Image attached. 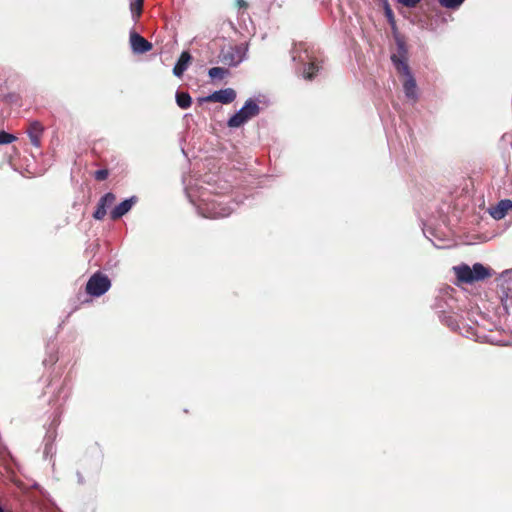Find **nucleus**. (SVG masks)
I'll use <instances>...</instances> for the list:
<instances>
[{"label":"nucleus","instance_id":"obj_28","mask_svg":"<svg viewBox=\"0 0 512 512\" xmlns=\"http://www.w3.org/2000/svg\"><path fill=\"white\" fill-rule=\"evenodd\" d=\"M77 477H78V482H79L80 484H83V482H84V478H83V476L81 475V473H79V472H78V473H77Z\"/></svg>","mask_w":512,"mask_h":512},{"label":"nucleus","instance_id":"obj_7","mask_svg":"<svg viewBox=\"0 0 512 512\" xmlns=\"http://www.w3.org/2000/svg\"><path fill=\"white\" fill-rule=\"evenodd\" d=\"M111 287V281L108 276L101 272L94 273L86 284V292L90 296L100 297L105 294Z\"/></svg>","mask_w":512,"mask_h":512},{"label":"nucleus","instance_id":"obj_4","mask_svg":"<svg viewBox=\"0 0 512 512\" xmlns=\"http://www.w3.org/2000/svg\"><path fill=\"white\" fill-rule=\"evenodd\" d=\"M292 60L294 62L299 61L301 67L299 68V72L302 77L307 80H312L318 71V66L316 65L315 60L310 55L307 48H304L302 45L299 47H295L292 52Z\"/></svg>","mask_w":512,"mask_h":512},{"label":"nucleus","instance_id":"obj_21","mask_svg":"<svg viewBox=\"0 0 512 512\" xmlns=\"http://www.w3.org/2000/svg\"><path fill=\"white\" fill-rule=\"evenodd\" d=\"M396 44H397V57L400 58L401 60H404L406 63V55H407V47H406V44L403 40L401 39H396ZM396 56V54H394Z\"/></svg>","mask_w":512,"mask_h":512},{"label":"nucleus","instance_id":"obj_14","mask_svg":"<svg viewBox=\"0 0 512 512\" xmlns=\"http://www.w3.org/2000/svg\"><path fill=\"white\" fill-rule=\"evenodd\" d=\"M453 270L460 282L467 284H472L474 282L471 267L469 265L463 263L461 265L454 266Z\"/></svg>","mask_w":512,"mask_h":512},{"label":"nucleus","instance_id":"obj_27","mask_svg":"<svg viewBox=\"0 0 512 512\" xmlns=\"http://www.w3.org/2000/svg\"><path fill=\"white\" fill-rule=\"evenodd\" d=\"M421 0H398L402 5L412 8L415 7Z\"/></svg>","mask_w":512,"mask_h":512},{"label":"nucleus","instance_id":"obj_13","mask_svg":"<svg viewBox=\"0 0 512 512\" xmlns=\"http://www.w3.org/2000/svg\"><path fill=\"white\" fill-rule=\"evenodd\" d=\"M510 209H512V200L502 199L493 208H491L490 215L494 219L500 220L506 216Z\"/></svg>","mask_w":512,"mask_h":512},{"label":"nucleus","instance_id":"obj_25","mask_svg":"<svg viewBox=\"0 0 512 512\" xmlns=\"http://www.w3.org/2000/svg\"><path fill=\"white\" fill-rule=\"evenodd\" d=\"M107 211L104 207H102L100 204H97V208L95 210V212L93 213V217L96 219V220H102L105 215H106Z\"/></svg>","mask_w":512,"mask_h":512},{"label":"nucleus","instance_id":"obj_15","mask_svg":"<svg viewBox=\"0 0 512 512\" xmlns=\"http://www.w3.org/2000/svg\"><path fill=\"white\" fill-rule=\"evenodd\" d=\"M190 61L191 55L189 54V52L183 51L173 68V74L176 77H181L183 73L187 70Z\"/></svg>","mask_w":512,"mask_h":512},{"label":"nucleus","instance_id":"obj_8","mask_svg":"<svg viewBox=\"0 0 512 512\" xmlns=\"http://www.w3.org/2000/svg\"><path fill=\"white\" fill-rule=\"evenodd\" d=\"M236 98V92L232 88H225L218 91H214L212 94L199 98L198 101L200 104L203 102H219L222 104H229L233 102Z\"/></svg>","mask_w":512,"mask_h":512},{"label":"nucleus","instance_id":"obj_16","mask_svg":"<svg viewBox=\"0 0 512 512\" xmlns=\"http://www.w3.org/2000/svg\"><path fill=\"white\" fill-rule=\"evenodd\" d=\"M471 271L474 282L484 280L485 278L491 276V270L481 263H475L471 267Z\"/></svg>","mask_w":512,"mask_h":512},{"label":"nucleus","instance_id":"obj_6","mask_svg":"<svg viewBox=\"0 0 512 512\" xmlns=\"http://www.w3.org/2000/svg\"><path fill=\"white\" fill-rule=\"evenodd\" d=\"M247 46L235 45L223 48L219 53V61L229 67H236L246 58Z\"/></svg>","mask_w":512,"mask_h":512},{"label":"nucleus","instance_id":"obj_19","mask_svg":"<svg viewBox=\"0 0 512 512\" xmlns=\"http://www.w3.org/2000/svg\"><path fill=\"white\" fill-rule=\"evenodd\" d=\"M115 199H116L115 195L112 192H108L100 198L98 204H100L102 207L107 209L113 205V203L115 202Z\"/></svg>","mask_w":512,"mask_h":512},{"label":"nucleus","instance_id":"obj_1","mask_svg":"<svg viewBox=\"0 0 512 512\" xmlns=\"http://www.w3.org/2000/svg\"><path fill=\"white\" fill-rule=\"evenodd\" d=\"M187 197L196 207L199 215L205 218L218 219L229 216L236 203L228 196L213 193L208 188H186Z\"/></svg>","mask_w":512,"mask_h":512},{"label":"nucleus","instance_id":"obj_17","mask_svg":"<svg viewBox=\"0 0 512 512\" xmlns=\"http://www.w3.org/2000/svg\"><path fill=\"white\" fill-rule=\"evenodd\" d=\"M175 97L177 105L182 109H187L192 104V98L188 92L178 91Z\"/></svg>","mask_w":512,"mask_h":512},{"label":"nucleus","instance_id":"obj_23","mask_svg":"<svg viewBox=\"0 0 512 512\" xmlns=\"http://www.w3.org/2000/svg\"><path fill=\"white\" fill-rule=\"evenodd\" d=\"M16 140V136L10 134L4 130L0 131V145L1 144H10Z\"/></svg>","mask_w":512,"mask_h":512},{"label":"nucleus","instance_id":"obj_26","mask_svg":"<svg viewBox=\"0 0 512 512\" xmlns=\"http://www.w3.org/2000/svg\"><path fill=\"white\" fill-rule=\"evenodd\" d=\"M108 175H109V173H108V170H106V169H99L94 173V177L98 181L106 180Z\"/></svg>","mask_w":512,"mask_h":512},{"label":"nucleus","instance_id":"obj_11","mask_svg":"<svg viewBox=\"0 0 512 512\" xmlns=\"http://www.w3.org/2000/svg\"><path fill=\"white\" fill-rule=\"evenodd\" d=\"M137 202L136 196H131L128 199H125L121 203H119L115 208L110 212V217L112 220H117L128 213L133 205Z\"/></svg>","mask_w":512,"mask_h":512},{"label":"nucleus","instance_id":"obj_18","mask_svg":"<svg viewBox=\"0 0 512 512\" xmlns=\"http://www.w3.org/2000/svg\"><path fill=\"white\" fill-rule=\"evenodd\" d=\"M229 74V70L224 67H212L208 70L211 79H223Z\"/></svg>","mask_w":512,"mask_h":512},{"label":"nucleus","instance_id":"obj_29","mask_svg":"<svg viewBox=\"0 0 512 512\" xmlns=\"http://www.w3.org/2000/svg\"><path fill=\"white\" fill-rule=\"evenodd\" d=\"M0 512H4V510L0 507Z\"/></svg>","mask_w":512,"mask_h":512},{"label":"nucleus","instance_id":"obj_2","mask_svg":"<svg viewBox=\"0 0 512 512\" xmlns=\"http://www.w3.org/2000/svg\"><path fill=\"white\" fill-rule=\"evenodd\" d=\"M460 293L451 286H446L438 291L432 308L440 321L455 331L458 329V317L465 308V300H460Z\"/></svg>","mask_w":512,"mask_h":512},{"label":"nucleus","instance_id":"obj_22","mask_svg":"<svg viewBox=\"0 0 512 512\" xmlns=\"http://www.w3.org/2000/svg\"><path fill=\"white\" fill-rule=\"evenodd\" d=\"M144 0H134L130 4V10L132 13L133 18H137L140 16L142 12V6H143Z\"/></svg>","mask_w":512,"mask_h":512},{"label":"nucleus","instance_id":"obj_3","mask_svg":"<svg viewBox=\"0 0 512 512\" xmlns=\"http://www.w3.org/2000/svg\"><path fill=\"white\" fill-rule=\"evenodd\" d=\"M391 61L395 66L396 70L405 77L403 81V91L405 97L408 100L412 101V103H415L419 98L418 89L416 80L410 71L408 63H406L404 60H401L395 55L391 56Z\"/></svg>","mask_w":512,"mask_h":512},{"label":"nucleus","instance_id":"obj_9","mask_svg":"<svg viewBox=\"0 0 512 512\" xmlns=\"http://www.w3.org/2000/svg\"><path fill=\"white\" fill-rule=\"evenodd\" d=\"M499 281L501 291L500 298L503 306L507 308L508 300H512V296L509 295V293L512 291V269L503 271L500 275Z\"/></svg>","mask_w":512,"mask_h":512},{"label":"nucleus","instance_id":"obj_24","mask_svg":"<svg viewBox=\"0 0 512 512\" xmlns=\"http://www.w3.org/2000/svg\"><path fill=\"white\" fill-rule=\"evenodd\" d=\"M384 12H385V16L389 22V24L394 27L395 26V18H394V13L392 11V9L390 8L389 4L387 1H385V5H384Z\"/></svg>","mask_w":512,"mask_h":512},{"label":"nucleus","instance_id":"obj_12","mask_svg":"<svg viewBox=\"0 0 512 512\" xmlns=\"http://www.w3.org/2000/svg\"><path fill=\"white\" fill-rule=\"evenodd\" d=\"M43 132H44V127L40 122L33 121L29 124L27 133L30 138L31 144L34 147H40L41 137H42Z\"/></svg>","mask_w":512,"mask_h":512},{"label":"nucleus","instance_id":"obj_10","mask_svg":"<svg viewBox=\"0 0 512 512\" xmlns=\"http://www.w3.org/2000/svg\"><path fill=\"white\" fill-rule=\"evenodd\" d=\"M129 42L134 54H144L152 49V44L134 30L130 31Z\"/></svg>","mask_w":512,"mask_h":512},{"label":"nucleus","instance_id":"obj_20","mask_svg":"<svg viewBox=\"0 0 512 512\" xmlns=\"http://www.w3.org/2000/svg\"><path fill=\"white\" fill-rule=\"evenodd\" d=\"M465 0H438L439 4L447 9L456 10L458 9Z\"/></svg>","mask_w":512,"mask_h":512},{"label":"nucleus","instance_id":"obj_5","mask_svg":"<svg viewBox=\"0 0 512 512\" xmlns=\"http://www.w3.org/2000/svg\"><path fill=\"white\" fill-rule=\"evenodd\" d=\"M260 113L258 103L249 99L245 104L227 121V126L230 128H239L250 119L256 117Z\"/></svg>","mask_w":512,"mask_h":512}]
</instances>
